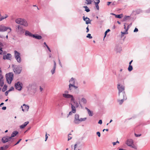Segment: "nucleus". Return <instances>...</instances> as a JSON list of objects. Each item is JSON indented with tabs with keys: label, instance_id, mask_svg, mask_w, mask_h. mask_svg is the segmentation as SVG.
I'll return each instance as SVG.
<instances>
[{
	"label": "nucleus",
	"instance_id": "24",
	"mask_svg": "<svg viewBox=\"0 0 150 150\" xmlns=\"http://www.w3.org/2000/svg\"><path fill=\"white\" fill-rule=\"evenodd\" d=\"M25 35L26 36H29L30 37H32L33 34H32L29 31L26 30L25 31Z\"/></svg>",
	"mask_w": 150,
	"mask_h": 150
},
{
	"label": "nucleus",
	"instance_id": "51",
	"mask_svg": "<svg viewBox=\"0 0 150 150\" xmlns=\"http://www.w3.org/2000/svg\"><path fill=\"white\" fill-rule=\"evenodd\" d=\"M2 48L0 47V54H1L2 53Z\"/></svg>",
	"mask_w": 150,
	"mask_h": 150
},
{
	"label": "nucleus",
	"instance_id": "27",
	"mask_svg": "<svg viewBox=\"0 0 150 150\" xmlns=\"http://www.w3.org/2000/svg\"><path fill=\"white\" fill-rule=\"evenodd\" d=\"M63 97L66 98H71V97H73V95L69 94H65L63 95Z\"/></svg>",
	"mask_w": 150,
	"mask_h": 150
},
{
	"label": "nucleus",
	"instance_id": "28",
	"mask_svg": "<svg viewBox=\"0 0 150 150\" xmlns=\"http://www.w3.org/2000/svg\"><path fill=\"white\" fill-rule=\"evenodd\" d=\"M74 103L75 105V107H76V108L78 107L79 106V104H80V101L79 102V103H78L77 102L75 101L73 103Z\"/></svg>",
	"mask_w": 150,
	"mask_h": 150
},
{
	"label": "nucleus",
	"instance_id": "9",
	"mask_svg": "<svg viewBox=\"0 0 150 150\" xmlns=\"http://www.w3.org/2000/svg\"><path fill=\"white\" fill-rule=\"evenodd\" d=\"M15 87L16 89L20 91L22 90L23 88L22 83L20 81H18L15 83Z\"/></svg>",
	"mask_w": 150,
	"mask_h": 150
},
{
	"label": "nucleus",
	"instance_id": "56",
	"mask_svg": "<svg viewBox=\"0 0 150 150\" xmlns=\"http://www.w3.org/2000/svg\"><path fill=\"white\" fill-rule=\"evenodd\" d=\"M88 25L87 27L86 28V33H88L89 31V29L88 28Z\"/></svg>",
	"mask_w": 150,
	"mask_h": 150
},
{
	"label": "nucleus",
	"instance_id": "34",
	"mask_svg": "<svg viewBox=\"0 0 150 150\" xmlns=\"http://www.w3.org/2000/svg\"><path fill=\"white\" fill-rule=\"evenodd\" d=\"M128 69L129 71H131L133 69L132 66L131 65H129Z\"/></svg>",
	"mask_w": 150,
	"mask_h": 150
},
{
	"label": "nucleus",
	"instance_id": "57",
	"mask_svg": "<svg viewBox=\"0 0 150 150\" xmlns=\"http://www.w3.org/2000/svg\"><path fill=\"white\" fill-rule=\"evenodd\" d=\"M48 137V136H47V134L46 133L45 135V141H46Z\"/></svg>",
	"mask_w": 150,
	"mask_h": 150
},
{
	"label": "nucleus",
	"instance_id": "20",
	"mask_svg": "<svg viewBox=\"0 0 150 150\" xmlns=\"http://www.w3.org/2000/svg\"><path fill=\"white\" fill-rule=\"evenodd\" d=\"M32 37L38 40H40L42 38V37L38 34H33Z\"/></svg>",
	"mask_w": 150,
	"mask_h": 150
},
{
	"label": "nucleus",
	"instance_id": "1",
	"mask_svg": "<svg viewBox=\"0 0 150 150\" xmlns=\"http://www.w3.org/2000/svg\"><path fill=\"white\" fill-rule=\"evenodd\" d=\"M69 88L68 90L70 91H71L73 88H74L75 89H77L78 87L75 85V79L73 77H72L69 81Z\"/></svg>",
	"mask_w": 150,
	"mask_h": 150
},
{
	"label": "nucleus",
	"instance_id": "26",
	"mask_svg": "<svg viewBox=\"0 0 150 150\" xmlns=\"http://www.w3.org/2000/svg\"><path fill=\"white\" fill-rule=\"evenodd\" d=\"M85 109L87 111L88 113L89 116H93V112L91 111L87 107L85 108Z\"/></svg>",
	"mask_w": 150,
	"mask_h": 150
},
{
	"label": "nucleus",
	"instance_id": "50",
	"mask_svg": "<svg viewBox=\"0 0 150 150\" xmlns=\"http://www.w3.org/2000/svg\"><path fill=\"white\" fill-rule=\"evenodd\" d=\"M71 135V134H69L68 136V141H69L70 139H71L72 138V137H70L69 136V135Z\"/></svg>",
	"mask_w": 150,
	"mask_h": 150
},
{
	"label": "nucleus",
	"instance_id": "5",
	"mask_svg": "<svg viewBox=\"0 0 150 150\" xmlns=\"http://www.w3.org/2000/svg\"><path fill=\"white\" fill-rule=\"evenodd\" d=\"M16 31L18 34H22L24 33L25 30L21 25H18L16 26Z\"/></svg>",
	"mask_w": 150,
	"mask_h": 150
},
{
	"label": "nucleus",
	"instance_id": "13",
	"mask_svg": "<svg viewBox=\"0 0 150 150\" xmlns=\"http://www.w3.org/2000/svg\"><path fill=\"white\" fill-rule=\"evenodd\" d=\"M11 138H9V137H8V136L3 137L2 139V141L3 143H5L10 141Z\"/></svg>",
	"mask_w": 150,
	"mask_h": 150
},
{
	"label": "nucleus",
	"instance_id": "25",
	"mask_svg": "<svg viewBox=\"0 0 150 150\" xmlns=\"http://www.w3.org/2000/svg\"><path fill=\"white\" fill-rule=\"evenodd\" d=\"M130 18V16H125L122 19V21L124 22L126 21L127 20L129 19Z\"/></svg>",
	"mask_w": 150,
	"mask_h": 150
},
{
	"label": "nucleus",
	"instance_id": "55",
	"mask_svg": "<svg viewBox=\"0 0 150 150\" xmlns=\"http://www.w3.org/2000/svg\"><path fill=\"white\" fill-rule=\"evenodd\" d=\"M9 92L8 91H6L5 93V95L6 96H7L8 95V93Z\"/></svg>",
	"mask_w": 150,
	"mask_h": 150
},
{
	"label": "nucleus",
	"instance_id": "46",
	"mask_svg": "<svg viewBox=\"0 0 150 150\" xmlns=\"http://www.w3.org/2000/svg\"><path fill=\"white\" fill-rule=\"evenodd\" d=\"M13 90H14V88H13V87H11L10 88V89L8 90V91L10 92V91H13Z\"/></svg>",
	"mask_w": 150,
	"mask_h": 150
},
{
	"label": "nucleus",
	"instance_id": "53",
	"mask_svg": "<svg viewBox=\"0 0 150 150\" xmlns=\"http://www.w3.org/2000/svg\"><path fill=\"white\" fill-rule=\"evenodd\" d=\"M146 12L147 13H150V8H149L148 10L146 11Z\"/></svg>",
	"mask_w": 150,
	"mask_h": 150
},
{
	"label": "nucleus",
	"instance_id": "35",
	"mask_svg": "<svg viewBox=\"0 0 150 150\" xmlns=\"http://www.w3.org/2000/svg\"><path fill=\"white\" fill-rule=\"evenodd\" d=\"M95 4L96 5V6L97 9L98 10H99V6L98 5V2H95Z\"/></svg>",
	"mask_w": 150,
	"mask_h": 150
},
{
	"label": "nucleus",
	"instance_id": "29",
	"mask_svg": "<svg viewBox=\"0 0 150 150\" xmlns=\"http://www.w3.org/2000/svg\"><path fill=\"white\" fill-rule=\"evenodd\" d=\"M7 86L5 84L3 87L2 91L3 92H4L7 90Z\"/></svg>",
	"mask_w": 150,
	"mask_h": 150
},
{
	"label": "nucleus",
	"instance_id": "32",
	"mask_svg": "<svg viewBox=\"0 0 150 150\" xmlns=\"http://www.w3.org/2000/svg\"><path fill=\"white\" fill-rule=\"evenodd\" d=\"M83 8H85V11H86L87 12H89L90 11V10L87 6H83Z\"/></svg>",
	"mask_w": 150,
	"mask_h": 150
},
{
	"label": "nucleus",
	"instance_id": "10",
	"mask_svg": "<svg viewBox=\"0 0 150 150\" xmlns=\"http://www.w3.org/2000/svg\"><path fill=\"white\" fill-rule=\"evenodd\" d=\"M71 105L72 111H71L69 112V114L67 116V117H68L69 115H71L73 113H75L76 112V108L74 106V105L72 104V103H71Z\"/></svg>",
	"mask_w": 150,
	"mask_h": 150
},
{
	"label": "nucleus",
	"instance_id": "59",
	"mask_svg": "<svg viewBox=\"0 0 150 150\" xmlns=\"http://www.w3.org/2000/svg\"><path fill=\"white\" fill-rule=\"evenodd\" d=\"M0 150H4V147L3 146H2L0 147Z\"/></svg>",
	"mask_w": 150,
	"mask_h": 150
},
{
	"label": "nucleus",
	"instance_id": "22",
	"mask_svg": "<svg viewBox=\"0 0 150 150\" xmlns=\"http://www.w3.org/2000/svg\"><path fill=\"white\" fill-rule=\"evenodd\" d=\"M23 19V18H17L15 20V21L17 23L21 24Z\"/></svg>",
	"mask_w": 150,
	"mask_h": 150
},
{
	"label": "nucleus",
	"instance_id": "14",
	"mask_svg": "<svg viewBox=\"0 0 150 150\" xmlns=\"http://www.w3.org/2000/svg\"><path fill=\"white\" fill-rule=\"evenodd\" d=\"M11 57V55L10 54L8 53L6 55H4L3 57V59H4L10 60Z\"/></svg>",
	"mask_w": 150,
	"mask_h": 150
},
{
	"label": "nucleus",
	"instance_id": "52",
	"mask_svg": "<svg viewBox=\"0 0 150 150\" xmlns=\"http://www.w3.org/2000/svg\"><path fill=\"white\" fill-rule=\"evenodd\" d=\"M138 29L137 28H135L134 30V32H138Z\"/></svg>",
	"mask_w": 150,
	"mask_h": 150
},
{
	"label": "nucleus",
	"instance_id": "48",
	"mask_svg": "<svg viewBox=\"0 0 150 150\" xmlns=\"http://www.w3.org/2000/svg\"><path fill=\"white\" fill-rule=\"evenodd\" d=\"M22 139H19V140L17 142V143L15 144L14 145H16L17 144H18L20 142L21 140Z\"/></svg>",
	"mask_w": 150,
	"mask_h": 150
},
{
	"label": "nucleus",
	"instance_id": "41",
	"mask_svg": "<svg viewBox=\"0 0 150 150\" xmlns=\"http://www.w3.org/2000/svg\"><path fill=\"white\" fill-rule=\"evenodd\" d=\"M9 146H10L9 145H6L4 146L3 147H4V150L8 149V147Z\"/></svg>",
	"mask_w": 150,
	"mask_h": 150
},
{
	"label": "nucleus",
	"instance_id": "45",
	"mask_svg": "<svg viewBox=\"0 0 150 150\" xmlns=\"http://www.w3.org/2000/svg\"><path fill=\"white\" fill-rule=\"evenodd\" d=\"M10 18H11V20H13L15 18L14 15H12L11 16H10Z\"/></svg>",
	"mask_w": 150,
	"mask_h": 150
},
{
	"label": "nucleus",
	"instance_id": "63",
	"mask_svg": "<svg viewBox=\"0 0 150 150\" xmlns=\"http://www.w3.org/2000/svg\"><path fill=\"white\" fill-rule=\"evenodd\" d=\"M132 25V23H131L129 25H128L127 28H128V29H129V27L131 26Z\"/></svg>",
	"mask_w": 150,
	"mask_h": 150
},
{
	"label": "nucleus",
	"instance_id": "11",
	"mask_svg": "<svg viewBox=\"0 0 150 150\" xmlns=\"http://www.w3.org/2000/svg\"><path fill=\"white\" fill-rule=\"evenodd\" d=\"M123 98L121 100H118V102L119 103V104L120 105H121L122 103L124 100H125L127 99L125 92H123Z\"/></svg>",
	"mask_w": 150,
	"mask_h": 150
},
{
	"label": "nucleus",
	"instance_id": "4",
	"mask_svg": "<svg viewBox=\"0 0 150 150\" xmlns=\"http://www.w3.org/2000/svg\"><path fill=\"white\" fill-rule=\"evenodd\" d=\"M13 70L14 73L16 74H20L22 70V68L19 66L12 65Z\"/></svg>",
	"mask_w": 150,
	"mask_h": 150
},
{
	"label": "nucleus",
	"instance_id": "23",
	"mask_svg": "<svg viewBox=\"0 0 150 150\" xmlns=\"http://www.w3.org/2000/svg\"><path fill=\"white\" fill-rule=\"evenodd\" d=\"M29 122L28 121L25 122L23 124L20 126V128L21 129L24 128L29 123Z\"/></svg>",
	"mask_w": 150,
	"mask_h": 150
},
{
	"label": "nucleus",
	"instance_id": "16",
	"mask_svg": "<svg viewBox=\"0 0 150 150\" xmlns=\"http://www.w3.org/2000/svg\"><path fill=\"white\" fill-rule=\"evenodd\" d=\"M53 62L54 63V66L53 69L51 71V72L52 74H54L55 73L56 67V64L55 61L54 60Z\"/></svg>",
	"mask_w": 150,
	"mask_h": 150
},
{
	"label": "nucleus",
	"instance_id": "31",
	"mask_svg": "<svg viewBox=\"0 0 150 150\" xmlns=\"http://www.w3.org/2000/svg\"><path fill=\"white\" fill-rule=\"evenodd\" d=\"M81 101L84 104H86L87 103L86 100L84 98H82L81 99Z\"/></svg>",
	"mask_w": 150,
	"mask_h": 150
},
{
	"label": "nucleus",
	"instance_id": "42",
	"mask_svg": "<svg viewBox=\"0 0 150 150\" xmlns=\"http://www.w3.org/2000/svg\"><path fill=\"white\" fill-rule=\"evenodd\" d=\"M131 147L133 148L134 149H137V147L134 145V144H132V146H130Z\"/></svg>",
	"mask_w": 150,
	"mask_h": 150
},
{
	"label": "nucleus",
	"instance_id": "17",
	"mask_svg": "<svg viewBox=\"0 0 150 150\" xmlns=\"http://www.w3.org/2000/svg\"><path fill=\"white\" fill-rule=\"evenodd\" d=\"M21 25H22L25 27H27L28 25V24L27 21L23 19Z\"/></svg>",
	"mask_w": 150,
	"mask_h": 150
},
{
	"label": "nucleus",
	"instance_id": "6",
	"mask_svg": "<svg viewBox=\"0 0 150 150\" xmlns=\"http://www.w3.org/2000/svg\"><path fill=\"white\" fill-rule=\"evenodd\" d=\"M117 88L118 90V95L120 96V93L121 92L123 93L125 91V87L124 86L122 85H121L120 84H118L117 85Z\"/></svg>",
	"mask_w": 150,
	"mask_h": 150
},
{
	"label": "nucleus",
	"instance_id": "58",
	"mask_svg": "<svg viewBox=\"0 0 150 150\" xmlns=\"http://www.w3.org/2000/svg\"><path fill=\"white\" fill-rule=\"evenodd\" d=\"M59 64L60 65V66L61 67H62V64L61 63V62H60V60L59 59Z\"/></svg>",
	"mask_w": 150,
	"mask_h": 150
},
{
	"label": "nucleus",
	"instance_id": "38",
	"mask_svg": "<svg viewBox=\"0 0 150 150\" xmlns=\"http://www.w3.org/2000/svg\"><path fill=\"white\" fill-rule=\"evenodd\" d=\"M87 38H89L90 39H91L92 38V36H91V34H88L86 36Z\"/></svg>",
	"mask_w": 150,
	"mask_h": 150
},
{
	"label": "nucleus",
	"instance_id": "36",
	"mask_svg": "<svg viewBox=\"0 0 150 150\" xmlns=\"http://www.w3.org/2000/svg\"><path fill=\"white\" fill-rule=\"evenodd\" d=\"M4 19H5L4 18V16H2L1 14L0 13V21H2Z\"/></svg>",
	"mask_w": 150,
	"mask_h": 150
},
{
	"label": "nucleus",
	"instance_id": "47",
	"mask_svg": "<svg viewBox=\"0 0 150 150\" xmlns=\"http://www.w3.org/2000/svg\"><path fill=\"white\" fill-rule=\"evenodd\" d=\"M96 134H97V135L99 137H100V132H96Z\"/></svg>",
	"mask_w": 150,
	"mask_h": 150
},
{
	"label": "nucleus",
	"instance_id": "7",
	"mask_svg": "<svg viewBox=\"0 0 150 150\" xmlns=\"http://www.w3.org/2000/svg\"><path fill=\"white\" fill-rule=\"evenodd\" d=\"M7 30H8V33L11 32V29L10 28L6 27L3 25H0V32H5Z\"/></svg>",
	"mask_w": 150,
	"mask_h": 150
},
{
	"label": "nucleus",
	"instance_id": "19",
	"mask_svg": "<svg viewBox=\"0 0 150 150\" xmlns=\"http://www.w3.org/2000/svg\"><path fill=\"white\" fill-rule=\"evenodd\" d=\"M18 133V132L17 131H14L12 133L11 137H9V138L12 139V138L14 137Z\"/></svg>",
	"mask_w": 150,
	"mask_h": 150
},
{
	"label": "nucleus",
	"instance_id": "40",
	"mask_svg": "<svg viewBox=\"0 0 150 150\" xmlns=\"http://www.w3.org/2000/svg\"><path fill=\"white\" fill-rule=\"evenodd\" d=\"M86 1H87V4H91L92 1L91 0H86Z\"/></svg>",
	"mask_w": 150,
	"mask_h": 150
},
{
	"label": "nucleus",
	"instance_id": "8",
	"mask_svg": "<svg viewBox=\"0 0 150 150\" xmlns=\"http://www.w3.org/2000/svg\"><path fill=\"white\" fill-rule=\"evenodd\" d=\"M14 52L15 58L18 62L20 63L21 62L20 54L16 50H15Z\"/></svg>",
	"mask_w": 150,
	"mask_h": 150
},
{
	"label": "nucleus",
	"instance_id": "39",
	"mask_svg": "<svg viewBox=\"0 0 150 150\" xmlns=\"http://www.w3.org/2000/svg\"><path fill=\"white\" fill-rule=\"evenodd\" d=\"M71 102H72L73 103L75 101V99L74 98L73 96V97H71Z\"/></svg>",
	"mask_w": 150,
	"mask_h": 150
},
{
	"label": "nucleus",
	"instance_id": "64",
	"mask_svg": "<svg viewBox=\"0 0 150 150\" xmlns=\"http://www.w3.org/2000/svg\"><path fill=\"white\" fill-rule=\"evenodd\" d=\"M112 3V2H107V5H108V6H109L110 5V4Z\"/></svg>",
	"mask_w": 150,
	"mask_h": 150
},
{
	"label": "nucleus",
	"instance_id": "43",
	"mask_svg": "<svg viewBox=\"0 0 150 150\" xmlns=\"http://www.w3.org/2000/svg\"><path fill=\"white\" fill-rule=\"evenodd\" d=\"M110 31V30L109 29H108L107 30L105 31V37H105L106 35V34H107V33L108 32H109V31Z\"/></svg>",
	"mask_w": 150,
	"mask_h": 150
},
{
	"label": "nucleus",
	"instance_id": "37",
	"mask_svg": "<svg viewBox=\"0 0 150 150\" xmlns=\"http://www.w3.org/2000/svg\"><path fill=\"white\" fill-rule=\"evenodd\" d=\"M91 20H90V19H89V20H86V23L87 24H88L91 23Z\"/></svg>",
	"mask_w": 150,
	"mask_h": 150
},
{
	"label": "nucleus",
	"instance_id": "12",
	"mask_svg": "<svg viewBox=\"0 0 150 150\" xmlns=\"http://www.w3.org/2000/svg\"><path fill=\"white\" fill-rule=\"evenodd\" d=\"M22 110L23 112L27 111L28 110L29 107L28 105H26L25 104H23V106H21Z\"/></svg>",
	"mask_w": 150,
	"mask_h": 150
},
{
	"label": "nucleus",
	"instance_id": "44",
	"mask_svg": "<svg viewBox=\"0 0 150 150\" xmlns=\"http://www.w3.org/2000/svg\"><path fill=\"white\" fill-rule=\"evenodd\" d=\"M64 93H63V94H62V96H63V95H64V94H68V93H69V91H65L64 92Z\"/></svg>",
	"mask_w": 150,
	"mask_h": 150
},
{
	"label": "nucleus",
	"instance_id": "18",
	"mask_svg": "<svg viewBox=\"0 0 150 150\" xmlns=\"http://www.w3.org/2000/svg\"><path fill=\"white\" fill-rule=\"evenodd\" d=\"M133 140L132 139H129L127 140L126 144L129 146H131L132 145Z\"/></svg>",
	"mask_w": 150,
	"mask_h": 150
},
{
	"label": "nucleus",
	"instance_id": "54",
	"mask_svg": "<svg viewBox=\"0 0 150 150\" xmlns=\"http://www.w3.org/2000/svg\"><path fill=\"white\" fill-rule=\"evenodd\" d=\"M135 135L136 137H139L141 135V134H137L135 133Z\"/></svg>",
	"mask_w": 150,
	"mask_h": 150
},
{
	"label": "nucleus",
	"instance_id": "30",
	"mask_svg": "<svg viewBox=\"0 0 150 150\" xmlns=\"http://www.w3.org/2000/svg\"><path fill=\"white\" fill-rule=\"evenodd\" d=\"M123 16V14H121L119 15H115V17L119 18H121Z\"/></svg>",
	"mask_w": 150,
	"mask_h": 150
},
{
	"label": "nucleus",
	"instance_id": "15",
	"mask_svg": "<svg viewBox=\"0 0 150 150\" xmlns=\"http://www.w3.org/2000/svg\"><path fill=\"white\" fill-rule=\"evenodd\" d=\"M115 50L117 52H120L122 50V48L120 45H117L115 47Z\"/></svg>",
	"mask_w": 150,
	"mask_h": 150
},
{
	"label": "nucleus",
	"instance_id": "61",
	"mask_svg": "<svg viewBox=\"0 0 150 150\" xmlns=\"http://www.w3.org/2000/svg\"><path fill=\"white\" fill-rule=\"evenodd\" d=\"M6 107L5 106H4V107H3L2 108V109L3 110H5L6 109Z\"/></svg>",
	"mask_w": 150,
	"mask_h": 150
},
{
	"label": "nucleus",
	"instance_id": "21",
	"mask_svg": "<svg viewBox=\"0 0 150 150\" xmlns=\"http://www.w3.org/2000/svg\"><path fill=\"white\" fill-rule=\"evenodd\" d=\"M3 76L2 75H0V86L2 87L4 85V80L3 79Z\"/></svg>",
	"mask_w": 150,
	"mask_h": 150
},
{
	"label": "nucleus",
	"instance_id": "33",
	"mask_svg": "<svg viewBox=\"0 0 150 150\" xmlns=\"http://www.w3.org/2000/svg\"><path fill=\"white\" fill-rule=\"evenodd\" d=\"M128 30V28H127V29H126V31L125 32H121V33L122 34L121 35H124L125 34H128V33L127 32V31Z\"/></svg>",
	"mask_w": 150,
	"mask_h": 150
},
{
	"label": "nucleus",
	"instance_id": "60",
	"mask_svg": "<svg viewBox=\"0 0 150 150\" xmlns=\"http://www.w3.org/2000/svg\"><path fill=\"white\" fill-rule=\"evenodd\" d=\"M47 49H48V50H49V51L50 52H51V50H50V48L47 45Z\"/></svg>",
	"mask_w": 150,
	"mask_h": 150
},
{
	"label": "nucleus",
	"instance_id": "3",
	"mask_svg": "<svg viewBox=\"0 0 150 150\" xmlns=\"http://www.w3.org/2000/svg\"><path fill=\"white\" fill-rule=\"evenodd\" d=\"M7 82L8 84H11L13 79V74L12 72L9 73L6 75Z\"/></svg>",
	"mask_w": 150,
	"mask_h": 150
},
{
	"label": "nucleus",
	"instance_id": "62",
	"mask_svg": "<svg viewBox=\"0 0 150 150\" xmlns=\"http://www.w3.org/2000/svg\"><path fill=\"white\" fill-rule=\"evenodd\" d=\"M77 144H76L74 145V150H75L76 148L77 147Z\"/></svg>",
	"mask_w": 150,
	"mask_h": 150
},
{
	"label": "nucleus",
	"instance_id": "49",
	"mask_svg": "<svg viewBox=\"0 0 150 150\" xmlns=\"http://www.w3.org/2000/svg\"><path fill=\"white\" fill-rule=\"evenodd\" d=\"M98 123L100 125L102 124V120H100L98 121Z\"/></svg>",
	"mask_w": 150,
	"mask_h": 150
},
{
	"label": "nucleus",
	"instance_id": "2",
	"mask_svg": "<svg viewBox=\"0 0 150 150\" xmlns=\"http://www.w3.org/2000/svg\"><path fill=\"white\" fill-rule=\"evenodd\" d=\"M86 117L80 118L79 115L76 114L75 115L74 122L76 124H79L81 122L85 121L86 119Z\"/></svg>",
	"mask_w": 150,
	"mask_h": 150
}]
</instances>
